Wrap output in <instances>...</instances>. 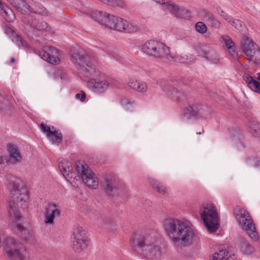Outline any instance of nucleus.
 I'll use <instances>...</instances> for the list:
<instances>
[{
	"label": "nucleus",
	"mask_w": 260,
	"mask_h": 260,
	"mask_svg": "<svg viewBox=\"0 0 260 260\" xmlns=\"http://www.w3.org/2000/svg\"><path fill=\"white\" fill-rule=\"evenodd\" d=\"M139 81L137 79L131 78L127 80L126 84L131 89L135 91L136 87H137Z\"/></svg>",
	"instance_id": "47"
},
{
	"label": "nucleus",
	"mask_w": 260,
	"mask_h": 260,
	"mask_svg": "<svg viewBox=\"0 0 260 260\" xmlns=\"http://www.w3.org/2000/svg\"><path fill=\"white\" fill-rule=\"evenodd\" d=\"M172 59H169V61L179 62L183 63H188L192 62L194 59L193 56L191 55H187L186 54L182 53L180 55H174L173 54Z\"/></svg>",
	"instance_id": "28"
},
{
	"label": "nucleus",
	"mask_w": 260,
	"mask_h": 260,
	"mask_svg": "<svg viewBox=\"0 0 260 260\" xmlns=\"http://www.w3.org/2000/svg\"><path fill=\"white\" fill-rule=\"evenodd\" d=\"M88 84L93 92L102 93L112 85V80L108 77H101L100 79H90Z\"/></svg>",
	"instance_id": "13"
},
{
	"label": "nucleus",
	"mask_w": 260,
	"mask_h": 260,
	"mask_svg": "<svg viewBox=\"0 0 260 260\" xmlns=\"http://www.w3.org/2000/svg\"><path fill=\"white\" fill-rule=\"evenodd\" d=\"M236 220L249 237L252 241L256 242L259 240V236L256 231L255 224L249 213L244 208L236 207L234 210Z\"/></svg>",
	"instance_id": "5"
},
{
	"label": "nucleus",
	"mask_w": 260,
	"mask_h": 260,
	"mask_svg": "<svg viewBox=\"0 0 260 260\" xmlns=\"http://www.w3.org/2000/svg\"><path fill=\"white\" fill-rule=\"evenodd\" d=\"M15 58H13V57H12V58H11V60H10V61H11V62H12V63H14V62H15Z\"/></svg>",
	"instance_id": "53"
},
{
	"label": "nucleus",
	"mask_w": 260,
	"mask_h": 260,
	"mask_svg": "<svg viewBox=\"0 0 260 260\" xmlns=\"http://www.w3.org/2000/svg\"><path fill=\"white\" fill-rule=\"evenodd\" d=\"M148 90V86L147 84L143 82L139 81L137 87H136L135 91L139 93H145Z\"/></svg>",
	"instance_id": "40"
},
{
	"label": "nucleus",
	"mask_w": 260,
	"mask_h": 260,
	"mask_svg": "<svg viewBox=\"0 0 260 260\" xmlns=\"http://www.w3.org/2000/svg\"><path fill=\"white\" fill-rule=\"evenodd\" d=\"M13 7L20 12L26 11L27 6L24 0H7Z\"/></svg>",
	"instance_id": "31"
},
{
	"label": "nucleus",
	"mask_w": 260,
	"mask_h": 260,
	"mask_svg": "<svg viewBox=\"0 0 260 260\" xmlns=\"http://www.w3.org/2000/svg\"><path fill=\"white\" fill-rule=\"evenodd\" d=\"M167 9L177 17L186 19L189 17V11L183 7H180L174 4H170L168 6Z\"/></svg>",
	"instance_id": "20"
},
{
	"label": "nucleus",
	"mask_w": 260,
	"mask_h": 260,
	"mask_svg": "<svg viewBox=\"0 0 260 260\" xmlns=\"http://www.w3.org/2000/svg\"><path fill=\"white\" fill-rule=\"evenodd\" d=\"M107 5L115 7L124 8L125 3L124 0H108Z\"/></svg>",
	"instance_id": "39"
},
{
	"label": "nucleus",
	"mask_w": 260,
	"mask_h": 260,
	"mask_svg": "<svg viewBox=\"0 0 260 260\" xmlns=\"http://www.w3.org/2000/svg\"><path fill=\"white\" fill-rule=\"evenodd\" d=\"M2 149L0 148V165H4L7 160L6 158L2 155Z\"/></svg>",
	"instance_id": "51"
},
{
	"label": "nucleus",
	"mask_w": 260,
	"mask_h": 260,
	"mask_svg": "<svg viewBox=\"0 0 260 260\" xmlns=\"http://www.w3.org/2000/svg\"><path fill=\"white\" fill-rule=\"evenodd\" d=\"M17 227L20 231H22L23 230V228L21 224H17Z\"/></svg>",
	"instance_id": "52"
},
{
	"label": "nucleus",
	"mask_w": 260,
	"mask_h": 260,
	"mask_svg": "<svg viewBox=\"0 0 260 260\" xmlns=\"http://www.w3.org/2000/svg\"><path fill=\"white\" fill-rule=\"evenodd\" d=\"M247 163L250 164L254 168H260V159L259 158H249L247 160Z\"/></svg>",
	"instance_id": "48"
},
{
	"label": "nucleus",
	"mask_w": 260,
	"mask_h": 260,
	"mask_svg": "<svg viewBox=\"0 0 260 260\" xmlns=\"http://www.w3.org/2000/svg\"><path fill=\"white\" fill-rule=\"evenodd\" d=\"M173 92L171 93V96L177 102H181L185 99V96L183 93L179 91L176 88H172Z\"/></svg>",
	"instance_id": "36"
},
{
	"label": "nucleus",
	"mask_w": 260,
	"mask_h": 260,
	"mask_svg": "<svg viewBox=\"0 0 260 260\" xmlns=\"http://www.w3.org/2000/svg\"><path fill=\"white\" fill-rule=\"evenodd\" d=\"M29 24L32 29L38 30H47L48 24L44 21L40 20H29Z\"/></svg>",
	"instance_id": "29"
},
{
	"label": "nucleus",
	"mask_w": 260,
	"mask_h": 260,
	"mask_svg": "<svg viewBox=\"0 0 260 260\" xmlns=\"http://www.w3.org/2000/svg\"><path fill=\"white\" fill-rule=\"evenodd\" d=\"M71 59L79 72L84 76L88 77L95 74L97 61L94 57L85 53H74Z\"/></svg>",
	"instance_id": "6"
},
{
	"label": "nucleus",
	"mask_w": 260,
	"mask_h": 260,
	"mask_svg": "<svg viewBox=\"0 0 260 260\" xmlns=\"http://www.w3.org/2000/svg\"><path fill=\"white\" fill-rule=\"evenodd\" d=\"M243 80L247 83L248 87L252 90L260 93V83L249 75L245 72L243 75Z\"/></svg>",
	"instance_id": "22"
},
{
	"label": "nucleus",
	"mask_w": 260,
	"mask_h": 260,
	"mask_svg": "<svg viewBox=\"0 0 260 260\" xmlns=\"http://www.w3.org/2000/svg\"><path fill=\"white\" fill-rule=\"evenodd\" d=\"M203 106L199 104L189 105L185 108L184 113L190 118H198L203 115Z\"/></svg>",
	"instance_id": "19"
},
{
	"label": "nucleus",
	"mask_w": 260,
	"mask_h": 260,
	"mask_svg": "<svg viewBox=\"0 0 260 260\" xmlns=\"http://www.w3.org/2000/svg\"><path fill=\"white\" fill-rule=\"evenodd\" d=\"M120 103L121 105L126 107V108L129 111H133V108L131 105L133 104L134 102L131 101L129 99L126 97H123L121 99Z\"/></svg>",
	"instance_id": "41"
},
{
	"label": "nucleus",
	"mask_w": 260,
	"mask_h": 260,
	"mask_svg": "<svg viewBox=\"0 0 260 260\" xmlns=\"http://www.w3.org/2000/svg\"><path fill=\"white\" fill-rule=\"evenodd\" d=\"M75 97L77 99L80 100L81 102H84L86 98V93L84 91H81L80 93L76 94Z\"/></svg>",
	"instance_id": "49"
},
{
	"label": "nucleus",
	"mask_w": 260,
	"mask_h": 260,
	"mask_svg": "<svg viewBox=\"0 0 260 260\" xmlns=\"http://www.w3.org/2000/svg\"><path fill=\"white\" fill-rule=\"evenodd\" d=\"M228 22L239 31L244 32L246 31V26L244 23L239 19H233L231 18Z\"/></svg>",
	"instance_id": "34"
},
{
	"label": "nucleus",
	"mask_w": 260,
	"mask_h": 260,
	"mask_svg": "<svg viewBox=\"0 0 260 260\" xmlns=\"http://www.w3.org/2000/svg\"><path fill=\"white\" fill-rule=\"evenodd\" d=\"M40 127L41 131L46 134L47 138L53 143H60L62 142V135L58 131H51V128L43 122L41 123Z\"/></svg>",
	"instance_id": "18"
},
{
	"label": "nucleus",
	"mask_w": 260,
	"mask_h": 260,
	"mask_svg": "<svg viewBox=\"0 0 260 260\" xmlns=\"http://www.w3.org/2000/svg\"><path fill=\"white\" fill-rule=\"evenodd\" d=\"M222 38L224 42L225 46L228 49L229 53L232 55H235L236 54V51L234 42L232 41L231 38L228 36H222Z\"/></svg>",
	"instance_id": "30"
},
{
	"label": "nucleus",
	"mask_w": 260,
	"mask_h": 260,
	"mask_svg": "<svg viewBox=\"0 0 260 260\" xmlns=\"http://www.w3.org/2000/svg\"><path fill=\"white\" fill-rule=\"evenodd\" d=\"M104 227L111 232H114L117 230V225L112 221H110L109 223L105 222Z\"/></svg>",
	"instance_id": "45"
},
{
	"label": "nucleus",
	"mask_w": 260,
	"mask_h": 260,
	"mask_svg": "<svg viewBox=\"0 0 260 260\" xmlns=\"http://www.w3.org/2000/svg\"><path fill=\"white\" fill-rule=\"evenodd\" d=\"M228 254V250L220 247L210 255V260H234V258L229 256Z\"/></svg>",
	"instance_id": "24"
},
{
	"label": "nucleus",
	"mask_w": 260,
	"mask_h": 260,
	"mask_svg": "<svg viewBox=\"0 0 260 260\" xmlns=\"http://www.w3.org/2000/svg\"><path fill=\"white\" fill-rule=\"evenodd\" d=\"M60 210L59 206L54 203H49L46 208L44 222L46 224H52L55 217L60 215Z\"/></svg>",
	"instance_id": "17"
},
{
	"label": "nucleus",
	"mask_w": 260,
	"mask_h": 260,
	"mask_svg": "<svg viewBox=\"0 0 260 260\" xmlns=\"http://www.w3.org/2000/svg\"><path fill=\"white\" fill-rule=\"evenodd\" d=\"M102 184L107 193L110 196L117 194L122 190V185L111 176L106 177Z\"/></svg>",
	"instance_id": "15"
},
{
	"label": "nucleus",
	"mask_w": 260,
	"mask_h": 260,
	"mask_svg": "<svg viewBox=\"0 0 260 260\" xmlns=\"http://www.w3.org/2000/svg\"><path fill=\"white\" fill-rule=\"evenodd\" d=\"M196 30L202 34H204L207 31L206 25L203 22H198L195 26Z\"/></svg>",
	"instance_id": "42"
},
{
	"label": "nucleus",
	"mask_w": 260,
	"mask_h": 260,
	"mask_svg": "<svg viewBox=\"0 0 260 260\" xmlns=\"http://www.w3.org/2000/svg\"><path fill=\"white\" fill-rule=\"evenodd\" d=\"M204 57L212 63L216 64L219 62V59L216 52L213 50H209L204 53Z\"/></svg>",
	"instance_id": "33"
},
{
	"label": "nucleus",
	"mask_w": 260,
	"mask_h": 260,
	"mask_svg": "<svg viewBox=\"0 0 260 260\" xmlns=\"http://www.w3.org/2000/svg\"><path fill=\"white\" fill-rule=\"evenodd\" d=\"M72 246L73 249L80 252L88 246L89 240L86 232L82 227H76L73 229Z\"/></svg>",
	"instance_id": "11"
},
{
	"label": "nucleus",
	"mask_w": 260,
	"mask_h": 260,
	"mask_svg": "<svg viewBox=\"0 0 260 260\" xmlns=\"http://www.w3.org/2000/svg\"><path fill=\"white\" fill-rule=\"evenodd\" d=\"M12 37V41L17 44L18 46H25L26 43L22 40L20 36L15 33Z\"/></svg>",
	"instance_id": "43"
},
{
	"label": "nucleus",
	"mask_w": 260,
	"mask_h": 260,
	"mask_svg": "<svg viewBox=\"0 0 260 260\" xmlns=\"http://www.w3.org/2000/svg\"><path fill=\"white\" fill-rule=\"evenodd\" d=\"M59 170L62 175L67 178H76V173L81 177L84 182L89 188L95 189L98 187L99 182L95 174L88 166L83 161H79L76 164L75 170L71 163L63 160L58 164Z\"/></svg>",
	"instance_id": "4"
},
{
	"label": "nucleus",
	"mask_w": 260,
	"mask_h": 260,
	"mask_svg": "<svg viewBox=\"0 0 260 260\" xmlns=\"http://www.w3.org/2000/svg\"><path fill=\"white\" fill-rule=\"evenodd\" d=\"M200 213L209 232H214L218 229L219 218L214 204H204L200 208Z\"/></svg>",
	"instance_id": "8"
},
{
	"label": "nucleus",
	"mask_w": 260,
	"mask_h": 260,
	"mask_svg": "<svg viewBox=\"0 0 260 260\" xmlns=\"http://www.w3.org/2000/svg\"><path fill=\"white\" fill-rule=\"evenodd\" d=\"M110 14L98 10H94L90 13L91 17L95 21L106 26Z\"/></svg>",
	"instance_id": "26"
},
{
	"label": "nucleus",
	"mask_w": 260,
	"mask_h": 260,
	"mask_svg": "<svg viewBox=\"0 0 260 260\" xmlns=\"http://www.w3.org/2000/svg\"><path fill=\"white\" fill-rule=\"evenodd\" d=\"M0 11L2 16L8 22H13L15 19V15L13 10L6 4L0 0Z\"/></svg>",
	"instance_id": "23"
},
{
	"label": "nucleus",
	"mask_w": 260,
	"mask_h": 260,
	"mask_svg": "<svg viewBox=\"0 0 260 260\" xmlns=\"http://www.w3.org/2000/svg\"><path fill=\"white\" fill-rule=\"evenodd\" d=\"M156 233L152 231H138L133 233L130 242L142 256L157 259L165 254L167 246L160 238H156Z\"/></svg>",
	"instance_id": "1"
},
{
	"label": "nucleus",
	"mask_w": 260,
	"mask_h": 260,
	"mask_svg": "<svg viewBox=\"0 0 260 260\" xmlns=\"http://www.w3.org/2000/svg\"><path fill=\"white\" fill-rule=\"evenodd\" d=\"M141 50L147 55L155 58L168 60L173 58V54L171 53L169 47L157 41L149 40L146 42L142 45Z\"/></svg>",
	"instance_id": "7"
},
{
	"label": "nucleus",
	"mask_w": 260,
	"mask_h": 260,
	"mask_svg": "<svg viewBox=\"0 0 260 260\" xmlns=\"http://www.w3.org/2000/svg\"><path fill=\"white\" fill-rule=\"evenodd\" d=\"M27 8L26 11L28 10L30 12L44 15L46 13L45 8L40 3L29 2L28 4L26 3Z\"/></svg>",
	"instance_id": "25"
},
{
	"label": "nucleus",
	"mask_w": 260,
	"mask_h": 260,
	"mask_svg": "<svg viewBox=\"0 0 260 260\" xmlns=\"http://www.w3.org/2000/svg\"><path fill=\"white\" fill-rule=\"evenodd\" d=\"M3 244L5 255L10 260L28 259L22 244L13 238H7Z\"/></svg>",
	"instance_id": "9"
},
{
	"label": "nucleus",
	"mask_w": 260,
	"mask_h": 260,
	"mask_svg": "<svg viewBox=\"0 0 260 260\" xmlns=\"http://www.w3.org/2000/svg\"><path fill=\"white\" fill-rule=\"evenodd\" d=\"M202 133L200 132V133H197V135H201Z\"/></svg>",
	"instance_id": "55"
},
{
	"label": "nucleus",
	"mask_w": 260,
	"mask_h": 260,
	"mask_svg": "<svg viewBox=\"0 0 260 260\" xmlns=\"http://www.w3.org/2000/svg\"><path fill=\"white\" fill-rule=\"evenodd\" d=\"M216 10L218 13L221 16L222 18H223L225 21L228 22L230 21L232 17L226 13H225L220 7H217L216 8Z\"/></svg>",
	"instance_id": "44"
},
{
	"label": "nucleus",
	"mask_w": 260,
	"mask_h": 260,
	"mask_svg": "<svg viewBox=\"0 0 260 260\" xmlns=\"http://www.w3.org/2000/svg\"><path fill=\"white\" fill-rule=\"evenodd\" d=\"M9 182L8 186L11 192L7 201V211L11 219L16 222L21 218L19 208H25L27 206L28 195L25 188L18 189V179L12 175L6 177Z\"/></svg>",
	"instance_id": "3"
},
{
	"label": "nucleus",
	"mask_w": 260,
	"mask_h": 260,
	"mask_svg": "<svg viewBox=\"0 0 260 260\" xmlns=\"http://www.w3.org/2000/svg\"><path fill=\"white\" fill-rule=\"evenodd\" d=\"M250 133L255 137L260 138V123L252 122L250 123Z\"/></svg>",
	"instance_id": "35"
},
{
	"label": "nucleus",
	"mask_w": 260,
	"mask_h": 260,
	"mask_svg": "<svg viewBox=\"0 0 260 260\" xmlns=\"http://www.w3.org/2000/svg\"><path fill=\"white\" fill-rule=\"evenodd\" d=\"M240 46L243 56L249 60L258 48V45L247 36L241 38Z\"/></svg>",
	"instance_id": "12"
},
{
	"label": "nucleus",
	"mask_w": 260,
	"mask_h": 260,
	"mask_svg": "<svg viewBox=\"0 0 260 260\" xmlns=\"http://www.w3.org/2000/svg\"><path fill=\"white\" fill-rule=\"evenodd\" d=\"M54 127L53 126L52 127V129H54Z\"/></svg>",
	"instance_id": "56"
},
{
	"label": "nucleus",
	"mask_w": 260,
	"mask_h": 260,
	"mask_svg": "<svg viewBox=\"0 0 260 260\" xmlns=\"http://www.w3.org/2000/svg\"><path fill=\"white\" fill-rule=\"evenodd\" d=\"M162 225L166 234L174 243L188 245L192 243L193 230L183 220L169 217L163 220Z\"/></svg>",
	"instance_id": "2"
},
{
	"label": "nucleus",
	"mask_w": 260,
	"mask_h": 260,
	"mask_svg": "<svg viewBox=\"0 0 260 260\" xmlns=\"http://www.w3.org/2000/svg\"><path fill=\"white\" fill-rule=\"evenodd\" d=\"M106 26L117 31L128 33L136 32L138 29L137 25L113 15H109Z\"/></svg>",
	"instance_id": "10"
},
{
	"label": "nucleus",
	"mask_w": 260,
	"mask_h": 260,
	"mask_svg": "<svg viewBox=\"0 0 260 260\" xmlns=\"http://www.w3.org/2000/svg\"><path fill=\"white\" fill-rule=\"evenodd\" d=\"M7 150L9 153L6 161L7 164L14 165L21 161L22 157L17 145L14 144H8Z\"/></svg>",
	"instance_id": "16"
},
{
	"label": "nucleus",
	"mask_w": 260,
	"mask_h": 260,
	"mask_svg": "<svg viewBox=\"0 0 260 260\" xmlns=\"http://www.w3.org/2000/svg\"><path fill=\"white\" fill-rule=\"evenodd\" d=\"M58 50L52 46H46L40 52L39 55L46 61L52 64L59 63L60 60L58 57Z\"/></svg>",
	"instance_id": "14"
},
{
	"label": "nucleus",
	"mask_w": 260,
	"mask_h": 260,
	"mask_svg": "<svg viewBox=\"0 0 260 260\" xmlns=\"http://www.w3.org/2000/svg\"><path fill=\"white\" fill-rule=\"evenodd\" d=\"M249 62H252L256 66L260 67V48L256 50L252 56L248 60Z\"/></svg>",
	"instance_id": "37"
},
{
	"label": "nucleus",
	"mask_w": 260,
	"mask_h": 260,
	"mask_svg": "<svg viewBox=\"0 0 260 260\" xmlns=\"http://www.w3.org/2000/svg\"><path fill=\"white\" fill-rule=\"evenodd\" d=\"M5 32L9 35L13 36L15 33L14 29L10 26H7L5 29Z\"/></svg>",
	"instance_id": "50"
},
{
	"label": "nucleus",
	"mask_w": 260,
	"mask_h": 260,
	"mask_svg": "<svg viewBox=\"0 0 260 260\" xmlns=\"http://www.w3.org/2000/svg\"><path fill=\"white\" fill-rule=\"evenodd\" d=\"M105 51L109 55L113 57L117 60L119 59L118 54L116 52L115 49L111 47H107L105 49Z\"/></svg>",
	"instance_id": "46"
},
{
	"label": "nucleus",
	"mask_w": 260,
	"mask_h": 260,
	"mask_svg": "<svg viewBox=\"0 0 260 260\" xmlns=\"http://www.w3.org/2000/svg\"><path fill=\"white\" fill-rule=\"evenodd\" d=\"M149 181L152 187L158 192L163 194L166 192V187L161 184L158 181L152 178H149Z\"/></svg>",
	"instance_id": "32"
},
{
	"label": "nucleus",
	"mask_w": 260,
	"mask_h": 260,
	"mask_svg": "<svg viewBox=\"0 0 260 260\" xmlns=\"http://www.w3.org/2000/svg\"><path fill=\"white\" fill-rule=\"evenodd\" d=\"M237 242L240 250L243 254L248 255L253 252V248L244 238L239 237Z\"/></svg>",
	"instance_id": "21"
},
{
	"label": "nucleus",
	"mask_w": 260,
	"mask_h": 260,
	"mask_svg": "<svg viewBox=\"0 0 260 260\" xmlns=\"http://www.w3.org/2000/svg\"><path fill=\"white\" fill-rule=\"evenodd\" d=\"M203 17L204 19L213 27L218 28L220 27L221 23L209 11L204 10Z\"/></svg>",
	"instance_id": "27"
},
{
	"label": "nucleus",
	"mask_w": 260,
	"mask_h": 260,
	"mask_svg": "<svg viewBox=\"0 0 260 260\" xmlns=\"http://www.w3.org/2000/svg\"><path fill=\"white\" fill-rule=\"evenodd\" d=\"M156 84L162 86V89L168 94L171 95V93L173 92L172 88H174V87L169 84H165V82L161 80H157Z\"/></svg>",
	"instance_id": "38"
},
{
	"label": "nucleus",
	"mask_w": 260,
	"mask_h": 260,
	"mask_svg": "<svg viewBox=\"0 0 260 260\" xmlns=\"http://www.w3.org/2000/svg\"><path fill=\"white\" fill-rule=\"evenodd\" d=\"M258 80L260 81V72L258 74Z\"/></svg>",
	"instance_id": "54"
}]
</instances>
